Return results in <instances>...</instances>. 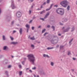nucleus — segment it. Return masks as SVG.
I'll use <instances>...</instances> for the list:
<instances>
[{
	"mask_svg": "<svg viewBox=\"0 0 77 77\" xmlns=\"http://www.w3.org/2000/svg\"><path fill=\"white\" fill-rule=\"evenodd\" d=\"M45 32V29H44L42 32V33H44Z\"/></svg>",
	"mask_w": 77,
	"mask_h": 77,
	"instance_id": "nucleus-32",
	"label": "nucleus"
},
{
	"mask_svg": "<svg viewBox=\"0 0 77 77\" xmlns=\"http://www.w3.org/2000/svg\"><path fill=\"white\" fill-rule=\"evenodd\" d=\"M64 47V46H62V45L60 46V49H62V48H63Z\"/></svg>",
	"mask_w": 77,
	"mask_h": 77,
	"instance_id": "nucleus-30",
	"label": "nucleus"
},
{
	"mask_svg": "<svg viewBox=\"0 0 77 77\" xmlns=\"http://www.w3.org/2000/svg\"><path fill=\"white\" fill-rule=\"evenodd\" d=\"M2 11H1V8H0V14H1Z\"/></svg>",
	"mask_w": 77,
	"mask_h": 77,
	"instance_id": "nucleus-61",
	"label": "nucleus"
},
{
	"mask_svg": "<svg viewBox=\"0 0 77 77\" xmlns=\"http://www.w3.org/2000/svg\"><path fill=\"white\" fill-rule=\"evenodd\" d=\"M70 29V28L69 27H68V28H67L66 29H65L64 30V32H68V30H69Z\"/></svg>",
	"mask_w": 77,
	"mask_h": 77,
	"instance_id": "nucleus-8",
	"label": "nucleus"
},
{
	"mask_svg": "<svg viewBox=\"0 0 77 77\" xmlns=\"http://www.w3.org/2000/svg\"><path fill=\"white\" fill-rule=\"evenodd\" d=\"M43 56L45 57H48V58H50V57L48 55H46L45 54H43Z\"/></svg>",
	"mask_w": 77,
	"mask_h": 77,
	"instance_id": "nucleus-13",
	"label": "nucleus"
},
{
	"mask_svg": "<svg viewBox=\"0 0 77 77\" xmlns=\"http://www.w3.org/2000/svg\"><path fill=\"white\" fill-rule=\"evenodd\" d=\"M44 13H45V10H43V11H42L40 12V14H44Z\"/></svg>",
	"mask_w": 77,
	"mask_h": 77,
	"instance_id": "nucleus-16",
	"label": "nucleus"
},
{
	"mask_svg": "<svg viewBox=\"0 0 77 77\" xmlns=\"http://www.w3.org/2000/svg\"><path fill=\"white\" fill-rule=\"evenodd\" d=\"M30 39L31 40H35V38H34V36H33L32 37H31Z\"/></svg>",
	"mask_w": 77,
	"mask_h": 77,
	"instance_id": "nucleus-21",
	"label": "nucleus"
},
{
	"mask_svg": "<svg viewBox=\"0 0 77 77\" xmlns=\"http://www.w3.org/2000/svg\"><path fill=\"white\" fill-rule=\"evenodd\" d=\"M14 21H12L11 22V25H14Z\"/></svg>",
	"mask_w": 77,
	"mask_h": 77,
	"instance_id": "nucleus-33",
	"label": "nucleus"
},
{
	"mask_svg": "<svg viewBox=\"0 0 77 77\" xmlns=\"http://www.w3.org/2000/svg\"><path fill=\"white\" fill-rule=\"evenodd\" d=\"M50 15V12H48L44 17V19H46L48 17V16Z\"/></svg>",
	"mask_w": 77,
	"mask_h": 77,
	"instance_id": "nucleus-7",
	"label": "nucleus"
},
{
	"mask_svg": "<svg viewBox=\"0 0 77 77\" xmlns=\"http://www.w3.org/2000/svg\"><path fill=\"white\" fill-rule=\"evenodd\" d=\"M58 7V5H55L54 6V7H56V8H57V7Z\"/></svg>",
	"mask_w": 77,
	"mask_h": 77,
	"instance_id": "nucleus-52",
	"label": "nucleus"
},
{
	"mask_svg": "<svg viewBox=\"0 0 77 77\" xmlns=\"http://www.w3.org/2000/svg\"><path fill=\"white\" fill-rule=\"evenodd\" d=\"M31 47H32V48H33V47H35V46H34V45H31Z\"/></svg>",
	"mask_w": 77,
	"mask_h": 77,
	"instance_id": "nucleus-50",
	"label": "nucleus"
},
{
	"mask_svg": "<svg viewBox=\"0 0 77 77\" xmlns=\"http://www.w3.org/2000/svg\"><path fill=\"white\" fill-rule=\"evenodd\" d=\"M50 0H47V3H50Z\"/></svg>",
	"mask_w": 77,
	"mask_h": 77,
	"instance_id": "nucleus-35",
	"label": "nucleus"
},
{
	"mask_svg": "<svg viewBox=\"0 0 77 77\" xmlns=\"http://www.w3.org/2000/svg\"><path fill=\"white\" fill-rule=\"evenodd\" d=\"M29 71L30 72H32V70H29Z\"/></svg>",
	"mask_w": 77,
	"mask_h": 77,
	"instance_id": "nucleus-60",
	"label": "nucleus"
},
{
	"mask_svg": "<svg viewBox=\"0 0 77 77\" xmlns=\"http://www.w3.org/2000/svg\"><path fill=\"white\" fill-rule=\"evenodd\" d=\"M16 31H15V30H14V31H13V33H16Z\"/></svg>",
	"mask_w": 77,
	"mask_h": 77,
	"instance_id": "nucleus-51",
	"label": "nucleus"
},
{
	"mask_svg": "<svg viewBox=\"0 0 77 77\" xmlns=\"http://www.w3.org/2000/svg\"><path fill=\"white\" fill-rule=\"evenodd\" d=\"M54 48V47H52L51 48H47L48 50H52V49H53Z\"/></svg>",
	"mask_w": 77,
	"mask_h": 77,
	"instance_id": "nucleus-18",
	"label": "nucleus"
},
{
	"mask_svg": "<svg viewBox=\"0 0 77 77\" xmlns=\"http://www.w3.org/2000/svg\"><path fill=\"white\" fill-rule=\"evenodd\" d=\"M29 32V29H27V32Z\"/></svg>",
	"mask_w": 77,
	"mask_h": 77,
	"instance_id": "nucleus-63",
	"label": "nucleus"
},
{
	"mask_svg": "<svg viewBox=\"0 0 77 77\" xmlns=\"http://www.w3.org/2000/svg\"><path fill=\"white\" fill-rule=\"evenodd\" d=\"M36 69V67H33V68H32V69H34V70H35V69Z\"/></svg>",
	"mask_w": 77,
	"mask_h": 77,
	"instance_id": "nucleus-42",
	"label": "nucleus"
},
{
	"mask_svg": "<svg viewBox=\"0 0 77 77\" xmlns=\"http://www.w3.org/2000/svg\"><path fill=\"white\" fill-rule=\"evenodd\" d=\"M33 1V0H30V2H32Z\"/></svg>",
	"mask_w": 77,
	"mask_h": 77,
	"instance_id": "nucleus-57",
	"label": "nucleus"
},
{
	"mask_svg": "<svg viewBox=\"0 0 77 77\" xmlns=\"http://www.w3.org/2000/svg\"><path fill=\"white\" fill-rule=\"evenodd\" d=\"M14 0H12L11 1V5H12V4H14Z\"/></svg>",
	"mask_w": 77,
	"mask_h": 77,
	"instance_id": "nucleus-40",
	"label": "nucleus"
},
{
	"mask_svg": "<svg viewBox=\"0 0 77 77\" xmlns=\"http://www.w3.org/2000/svg\"><path fill=\"white\" fill-rule=\"evenodd\" d=\"M46 2H45L43 4V5H46Z\"/></svg>",
	"mask_w": 77,
	"mask_h": 77,
	"instance_id": "nucleus-56",
	"label": "nucleus"
},
{
	"mask_svg": "<svg viewBox=\"0 0 77 77\" xmlns=\"http://www.w3.org/2000/svg\"><path fill=\"white\" fill-rule=\"evenodd\" d=\"M40 20H42V21H45V20H44V18H40Z\"/></svg>",
	"mask_w": 77,
	"mask_h": 77,
	"instance_id": "nucleus-39",
	"label": "nucleus"
},
{
	"mask_svg": "<svg viewBox=\"0 0 77 77\" xmlns=\"http://www.w3.org/2000/svg\"><path fill=\"white\" fill-rule=\"evenodd\" d=\"M60 5H61L63 7V8H66L67 5H68L67 1L64 0L62 1L60 3Z\"/></svg>",
	"mask_w": 77,
	"mask_h": 77,
	"instance_id": "nucleus-4",
	"label": "nucleus"
},
{
	"mask_svg": "<svg viewBox=\"0 0 77 77\" xmlns=\"http://www.w3.org/2000/svg\"><path fill=\"white\" fill-rule=\"evenodd\" d=\"M64 21H65V22H66L67 21H68V19L66 18H65L64 20Z\"/></svg>",
	"mask_w": 77,
	"mask_h": 77,
	"instance_id": "nucleus-26",
	"label": "nucleus"
},
{
	"mask_svg": "<svg viewBox=\"0 0 77 77\" xmlns=\"http://www.w3.org/2000/svg\"><path fill=\"white\" fill-rule=\"evenodd\" d=\"M58 36H60L61 35V34H58Z\"/></svg>",
	"mask_w": 77,
	"mask_h": 77,
	"instance_id": "nucleus-59",
	"label": "nucleus"
},
{
	"mask_svg": "<svg viewBox=\"0 0 77 77\" xmlns=\"http://www.w3.org/2000/svg\"><path fill=\"white\" fill-rule=\"evenodd\" d=\"M26 60V58H24V61H25V60Z\"/></svg>",
	"mask_w": 77,
	"mask_h": 77,
	"instance_id": "nucleus-62",
	"label": "nucleus"
},
{
	"mask_svg": "<svg viewBox=\"0 0 77 77\" xmlns=\"http://www.w3.org/2000/svg\"><path fill=\"white\" fill-rule=\"evenodd\" d=\"M75 29V28L74 27H73L72 28V30H71V32H73L74 30Z\"/></svg>",
	"mask_w": 77,
	"mask_h": 77,
	"instance_id": "nucleus-23",
	"label": "nucleus"
},
{
	"mask_svg": "<svg viewBox=\"0 0 77 77\" xmlns=\"http://www.w3.org/2000/svg\"><path fill=\"white\" fill-rule=\"evenodd\" d=\"M5 61H6V62H5V63H8V60H5Z\"/></svg>",
	"mask_w": 77,
	"mask_h": 77,
	"instance_id": "nucleus-54",
	"label": "nucleus"
},
{
	"mask_svg": "<svg viewBox=\"0 0 77 77\" xmlns=\"http://www.w3.org/2000/svg\"><path fill=\"white\" fill-rule=\"evenodd\" d=\"M51 9V8H49V9H47L46 10V11H50Z\"/></svg>",
	"mask_w": 77,
	"mask_h": 77,
	"instance_id": "nucleus-37",
	"label": "nucleus"
},
{
	"mask_svg": "<svg viewBox=\"0 0 77 77\" xmlns=\"http://www.w3.org/2000/svg\"><path fill=\"white\" fill-rule=\"evenodd\" d=\"M19 31L20 35H21L22 34V32H23V29L20 28Z\"/></svg>",
	"mask_w": 77,
	"mask_h": 77,
	"instance_id": "nucleus-11",
	"label": "nucleus"
},
{
	"mask_svg": "<svg viewBox=\"0 0 77 77\" xmlns=\"http://www.w3.org/2000/svg\"><path fill=\"white\" fill-rule=\"evenodd\" d=\"M11 68V65H9L8 66V68Z\"/></svg>",
	"mask_w": 77,
	"mask_h": 77,
	"instance_id": "nucleus-36",
	"label": "nucleus"
},
{
	"mask_svg": "<svg viewBox=\"0 0 77 77\" xmlns=\"http://www.w3.org/2000/svg\"><path fill=\"white\" fill-rule=\"evenodd\" d=\"M59 38L56 35H53V38L51 40V41L53 44H56L59 41Z\"/></svg>",
	"mask_w": 77,
	"mask_h": 77,
	"instance_id": "nucleus-2",
	"label": "nucleus"
},
{
	"mask_svg": "<svg viewBox=\"0 0 77 77\" xmlns=\"http://www.w3.org/2000/svg\"><path fill=\"white\" fill-rule=\"evenodd\" d=\"M26 28H27L28 29H30V26L29 25H28V24H26Z\"/></svg>",
	"mask_w": 77,
	"mask_h": 77,
	"instance_id": "nucleus-15",
	"label": "nucleus"
},
{
	"mask_svg": "<svg viewBox=\"0 0 77 77\" xmlns=\"http://www.w3.org/2000/svg\"><path fill=\"white\" fill-rule=\"evenodd\" d=\"M39 73L42 75H45V73L44 71H40Z\"/></svg>",
	"mask_w": 77,
	"mask_h": 77,
	"instance_id": "nucleus-10",
	"label": "nucleus"
},
{
	"mask_svg": "<svg viewBox=\"0 0 77 77\" xmlns=\"http://www.w3.org/2000/svg\"><path fill=\"white\" fill-rule=\"evenodd\" d=\"M71 71H73V72H74V69H72Z\"/></svg>",
	"mask_w": 77,
	"mask_h": 77,
	"instance_id": "nucleus-58",
	"label": "nucleus"
},
{
	"mask_svg": "<svg viewBox=\"0 0 77 77\" xmlns=\"http://www.w3.org/2000/svg\"><path fill=\"white\" fill-rule=\"evenodd\" d=\"M10 38L11 40V41H12L13 40H14V38H13V37H12V36H10Z\"/></svg>",
	"mask_w": 77,
	"mask_h": 77,
	"instance_id": "nucleus-34",
	"label": "nucleus"
},
{
	"mask_svg": "<svg viewBox=\"0 0 77 77\" xmlns=\"http://www.w3.org/2000/svg\"><path fill=\"white\" fill-rule=\"evenodd\" d=\"M29 15H30V14H31V13H32V10H29Z\"/></svg>",
	"mask_w": 77,
	"mask_h": 77,
	"instance_id": "nucleus-24",
	"label": "nucleus"
},
{
	"mask_svg": "<svg viewBox=\"0 0 77 77\" xmlns=\"http://www.w3.org/2000/svg\"><path fill=\"white\" fill-rule=\"evenodd\" d=\"M47 27H48V28H50V25H47Z\"/></svg>",
	"mask_w": 77,
	"mask_h": 77,
	"instance_id": "nucleus-47",
	"label": "nucleus"
},
{
	"mask_svg": "<svg viewBox=\"0 0 77 77\" xmlns=\"http://www.w3.org/2000/svg\"><path fill=\"white\" fill-rule=\"evenodd\" d=\"M56 12L57 14L62 15L64 14L65 11L64 10V9L63 8H58L56 10Z\"/></svg>",
	"mask_w": 77,
	"mask_h": 77,
	"instance_id": "nucleus-3",
	"label": "nucleus"
},
{
	"mask_svg": "<svg viewBox=\"0 0 77 77\" xmlns=\"http://www.w3.org/2000/svg\"><path fill=\"white\" fill-rule=\"evenodd\" d=\"M73 59L74 60H75V59H76V58H73Z\"/></svg>",
	"mask_w": 77,
	"mask_h": 77,
	"instance_id": "nucleus-53",
	"label": "nucleus"
},
{
	"mask_svg": "<svg viewBox=\"0 0 77 77\" xmlns=\"http://www.w3.org/2000/svg\"><path fill=\"white\" fill-rule=\"evenodd\" d=\"M51 28L53 29L54 31L55 30V27L54 26H51Z\"/></svg>",
	"mask_w": 77,
	"mask_h": 77,
	"instance_id": "nucleus-20",
	"label": "nucleus"
},
{
	"mask_svg": "<svg viewBox=\"0 0 77 77\" xmlns=\"http://www.w3.org/2000/svg\"><path fill=\"white\" fill-rule=\"evenodd\" d=\"M22 71H20L19 72V75H22Z\"/></svg>",
	"mask_w": 77,
	"mask_h": 77,
	"instance_id": "nucleus-29",
	"label": "nucleus"
},
{
	"mask_svg": "<svg viewBox=\"0 0 77 77\" xmlns=\"http://www.w3.org/2000/svg\"><path fill=\"white\" fill-rule=\"evenodd\" d=\"M48 34V32H45L44 34V36H46V35Z\"/></svg>",
	"mask_w": 77,
	"mask_h": 77,
	"instance_id": "nucleus-38",
	"label": "nucleus"
},
{
	"mask_svg": "<svg viewBox=\"0 0 77 77\" xmlns=\"http://www.w3.org/2000/svg\"><path fill=\"white\" fill-rule=\"evenodd\" d=\"M50 65H51V66H54V63H53V62H51V63Z\"/></svg>",
	"mask_w": 77,
	"mask_h": 77,
	"instance_id": "nucleus-19",
	"label": "nucleus"
},
{
	"mask_svg": "<svg viewBox=\"0 0 77 77\" xmlns=\"http://www.w3.org/2000/svg\"><path fill=\"white\" fill-rule=\"evenodd\" d=\"M11 44H13V45H16L18 44V42H11Z\"/></svg>",
	"mask_w": 77,
	"mask_h": 77,
	"instance_id": "nucleus-12",
	"label": "nucleus"
},
{
	"mask_svg": "<svg viewBox=\"0 0 77 77\" xmlns=\"http://www.w3.org/2000/svg\"><path fill=\"white\" fill-rule=\"evenodd\" d=\"M25 62V61H23L22 62V64H23V65H24V63Z\"/></svg>",
	"mask_w": 77,
	"mask_h": 77,
	"instance_id": "nucleus-48",
	"label": "nucleus"
},
{
	"mask_svg": "<svg viewBox=\"0 0 77 77\" xmlns=\"http://www.w3.org/2000/svg\"><path fill=\"white\" fill-rule=\"evenodd\" d=\"M32 21H33V20H31L29 22V23H32Z\"/></svg>",
	"mask_w": 77,
	"mask_h": 77,
	"instance_id": "nucleus-44",
	"label": "nucleus"
},
{
	"mask_svg": "<svg viewBox=\"0 0 77 77\" xmlns=\"http://www.w3.org/2000/svg\"><path fill=\"white\" fill-rule=\"evenodd\" d=\"M56 48H59V45H58L56 46Z\"/></svg>",
	"mask_w": 77,
	"mask_h": 77,
	"instance_id": "nucleus-55",
	"label": "nucleus"
},
{
	"mask_svg": "<svg viewBox=\"0 0 77 77\" xmlns=\"http://www.w3.org/2000/svg\"><path fill=\"white\" fill-rule=\"evenodd\" d=\"M7 48V46H4L3 47V50H6V49Z\"/></svg>",
	"mask_w": 77,
	"mask_h": 77,
	"instance_id": "nucleus-27",
	"label": "nucleus"
},
{
	"mask_svg": "<svg viewBox=\"0 0 77 77\" xmlns=\"http://www.w3.org/2000/svg\"><path fill=\"white\" fill-rule=\"evenodd\" d=\"M5 73L7 75H8V71H5Z\"/></svg>",
	"mask_w": 77,
	"mask_h": 77,
	"instance_id": "nucleus-28",
	"label": "nucleus"
},
{
	"mask_svg": "<svg viewBox=\"0 0 77 77\" xmlns=\"http://www.w3.org/2000/svg\"><path fill=\"white\" fill-rule=\"evenodd\" d=\"M38 29H41V26H38Z\"/></svg>",
	"mask_w": 77,
	"mask_h": 77,
	"instance_id": "nucleus-49",
	"label": "nucleus"
},
{
	"mask_svg": "<svg viewBox=\"0 0 77 77\" xmlns=\"http://www.w3.org/2000/svg\"><path fill=\"white\" fill-rule=\"evenodd\" d=\"M41 8H42V5L41 6Z\"/></svg>",
	"mask_w": 77,
	"mask_h": 77,
	"instance_id": "nucleus-64",
	"label": "nucleus"
},
{
	"mask_svg": "<svg viewBox=\"0 0 77 77\" xmlns=\"http://www.w3.org/2000/svg\"><path fill=\"white\" fill-rule=\"evenodd\" d=\"M16 16L18 18H20L21 17V13L20 11L17 12L16 13Z\"/></svg>",
	"mask_w": 77,
	"mask_h": 77,
	"instance_id": "nucleus-6",
	"label": "nucleus"
},
{
	"mask_svg": "<svg viewBox=\"0 0 77 77\" xmlns=\"http://www.w3.org/2000/svg\"><path fill=\"white\" fill-rule=\"evenodd\" d=\"M32 30H34L35 29V27L34 26L32 27Z\"/></svg>",
	"mask_w": 77,
	"mask_h": 77,
	"instance_id": "nucleus-45",
	"label": "nucleus"
},
{
	"mask_svg": "<svg viewBox=\"0 0 77 77\" xmlns=\"http://www.w3.org/2000/svg\"><path fill=\"white\" fill-rule=\"evenodd\" d=\"M27 57H28V60H29V62H32V64L34 65L35 64V57L34 55L31 54L28 55Z\"/></svg>",
	"mask_w": 77,
	"mask_h": 77,
	"instance_id": "nucleus-1",
	"label": "nucleus"
},
{
	"mask_svg": "<svg viewBox=\"0 0 77 77\" xmlns=\"http://www.w3.org/2000/svg\"><path fill=\"white\" fill-rule=\"evenodd\" d=\"M73 40V38H72V39L69 41V44L70 45H71V44H72V43H71L72 42Z\"/></svg>",
	"mask_w": 77,
	"mask_h": 77,
	"instance_id": "nucleus-14",
	"label": "nucleus"
},
{
	"mask_svg": "<svg viewBox=\"0 0 77 77\" xmlns=\"http://www.w3.org/2000/svg\"><path fill=\"white\" fill-rule=\"evenodd\" d=\"M36 17H35V16H34L32 18V19L33 20H35V19H36Z\"/></svg>",
	"mask_w": 77,
	"mask_h": 77,
	"instance_id": "nucleus-43",
	"label": "nucleus"
},
{
	"mask_svg": "<svg viewBox=\"0 0 77 77\" xmlns=\"http://www.w3.org/2000/svg\"><path fill=\"white\" fill-rule=\"evenodd\" d=\"M68 55H70L71 54V52L70 51L68 52Z\"/></svg>",
	"mask_w": 77,
	"mask_h": 77,
	"instance_id": "nucleus-41",
	"label": "nucleus"
},
{
	"mask_svg": "<svg viewBox=\"0 0 77 77\" xmlns=\"http://www.w3.org/2000/svg\"><path fill=\"white\" fill-rule=\"evenodd\" d=\"M6 18L7 20H8V21L9 22V21H10V20L12 18L11 14H8V15L6 16Z\"/></svg>",
	"mask_w": 77,
	"mask_h": 77,
	"instance_id": "nucleus-5",
	"label": "nucleus"
},
{
	"mask_svg": "<svg viewBox=\"0 0 77 77\" xmlns=\"http://www.w3.org/2000/svg\"><path fill=\"white\" fill-rule=\"evenodd\" d=\"M11 8H12L13 9H14V8H16V7L14 5V4H11Z\"/></svg>",
	"mask_w": 77,
	"mask_h": 77,
	"instance_id": "nucleus-9",
	"label": "nucleus"
},
{
	"mask_svg": "<svg viewBox=\"0 0 77 77\" xmlns=\"http://www.w3.org/2000/svg\"><path fill=\"white\" fill-rule=\"evenodd\" d=\"M2 39L4 40V41H5V40H6V38L5 37V35H3L2 36Z\"/></svg>",
	"mask_w": 77,
	"mask_h": 77,
	"instance_id": "nucleus-17",
	"label": "nucleus"
},
{
	"mask_svg": "<svg viewBox=\"0 0 77 77\" xmlns=\"http://www.w3.org/2000/svg\"><path fill=\"white\" fill-rule=\"evenodd\" d=\"M19 67L20 68H22V66H21V65H20L19 66Z\"/></svg>",
	"mask_w": 77,
	"mask_h": 77,
	"instance_id": "nucleus-46",
	"label": "nucleus"
},
{
	"mask_svg": "<svg viewBox=\"0 0 77 77\" xmlns=\"http://www.w3.org/2000/svg\"><path fill=\"white\" fill-rule=\"evenodd\" d=\"M53 5H54L53 4H51L50 7V9H51V8H52V7H53Z\"/></svg>",
	"mask_w": 77,
	"mask_h": 77,
	"instance_id": "nucleus-25",
	"label": "nucleus"
},
{
	"mask_svg": "<svg viewBox=\"0 0 77 77\" xmlns=\"http://www.w3.org/2000/svg\"><path fill=\"white\" fill-rule=\"evenodd\" d=\"M70 8V6H69V5L67 7V9L68 11H69Z\"/></svg>",
	"mask_w": 77,
	"mask_h": 77,
	"instance_id": "nucleus-22",
	"label": "nucleus"
},
{
	"mask_svg": "<svg viewBox=\"0 0 77 77\" xmlns=\"http://www.w3.org/2000/svg\"><path fill=\"white\" fill-rule=\"evenodd\" d=\"M35 6V4H33V5H32V7L31 8V9H33V6Z\"/></svg>",
	"mask_w": 77,
	"mask_h": 77,
	"instance_id": "nucleus-31",
	"label": "nucleus"
}]
</instances>
